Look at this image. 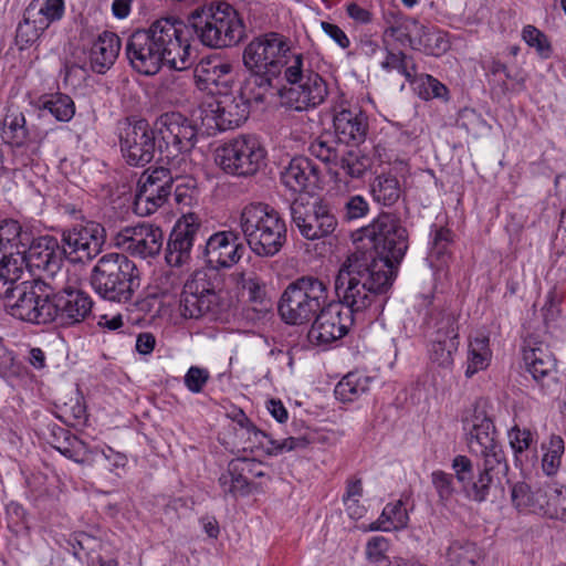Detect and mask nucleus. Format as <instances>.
<instances>
[{"label": "nucleus", "instance_id": "obj_16", "mask_svg": "<svg viewBox=\"0 0 566 566\" xmlns=\"http://www.w3.org/2000/svg\"><path fill=\"white\" fill-rule=\"evenodd\" d=\"M290 212L293 226L310 241L329 237L338 224L332 208L322 199H295L290 206Z\"/></svg>", "mask_w": 566, "mask_h": 566}, {"label": "nucleus", "instance_id": "obj_39", "mask_svg": "<svg viewBox=\"0 0 566 566\" xmlns=\"http://www.w3.org/2000/svg\"><path fill=\"white\" fill-rule=\"evenodd\" d=\"M32 233L24 230L21 224L13 219H6L0 223V252L21 251L25 248Z\"/></svg>", "mask_w": 566, "mask_h": 566}, {"label": "nucleus", "instance_id": "obj_46", "mask_svg": "<svg viewBox=\"0 0 566 566\" xmlns=\"http://www.w3.org/2000/svg\"><path fill=\"white\" fill-rule=\"evenodd\" d=\"M544 451L542 458V468L545 474L554 475L562 462V455L565 451L564 440L560 436L552 434L547 443H542Z\"/></svg>", "mask_w": 566, "mask_h": 566}, {"label": "nucleus", "instance_id": "obj_56", "mask_svg": "<svg viewBox=\"0 0 566 566\" xmlns=\"http://www.w3.org/2000/svg\"><path fill=\"white\" fill-rule=\"evenodd\" d=\"M566 512V488L548 486L547 505L544 515L549 518L563 520Z\"/></svg>", "mask_w": 566, "mask_h": 566}, {"label": "nucleus", "instance_id": "obj_31", "mask_svg": "<svg viewBox=\"0 0 566 566\" xmlns=\"http://www.w3.org/2000/svg\"><path fill=\"white\" fill-rule=\"evenodd\" d=\"M548 486L532 489L525 482H517L511 489V501L520 512L542 513L547 505Z\"/></svg>", "mask_w": 566, "mask_h": 566}, {"label": "nucleus", "instance_id": "obj_35", "mask_svg": "<svg viewBox=\"0 0 566 566\" xmlns=\"http://www.w3.org/2000/svg\"><path fill=\"white\" fill-rule=\"evenodd\" d=\"M507 438L516 465H524V462L527 461L526 452L532 449L534 451L532 459H536V434L528 428L515 424L507 431Z\"/></svg>", "mask_w": 566, "mask_h": 566}, {"label": "nucleus", "instance_id": "obj_43", "mask_svg": "<svg viewBox=\"0 0 566 566\" xmlns=\"http://www.w3.org/2000/svg\"><path fill=\"white\" fill-rule=\"evenodd\" d=\"M490 357L489 338L479 336L472 339L469 344L465 376L471 378L478 371L485 369L489 366Z\"/></svg>", "mask_w": 566, "mask_h": 566}, {"label": "nucleus", "instance_id": "obj_55", "mask_svg": "<svg viewBox=\"0 0 566 566\" xmlns=\"http://www.w3.org/2000/svg\"><path fill=\"white\" fill-rule=\"evenodd\" d=\"M369 209V203L364 196H348L344 199L342 218L347 222L359 220L368 214Z\"/></svg>", "mask_w": 566, "mask_h": 566}, {"label": "nucleus", "instance_id": "obj_14", "mask_svg": "<svg viewBox=\"0 0 566 566\" xmlns=\"http://www.w3.org/2000/svg\"><path fill=\"white\" fill-rule=\"evenodd\" d=\"M336 286V283L334 284ZM338 302L328 304L316 315L308 331V339L315 345H328L344 337L355 322L356 315L363 313L365 307H356L338 294Z\"/></svg>", "mask_w": 566, "mask_h": 566}, {"label": "nucleus", "instance_id": "obj_33", "mask_svg": "<svg viewBox=\"0 0 566 566\" xmlns=\"http://www.w3.org/2000/svg\"><path fill=\"white\" fill-rule=\"evenodd\" d=\"M24 12L40 29L46 30L51 23L62 19L64 0H32Z\"/></svg>", "mask_w": 566, "mask_h": 566}, {"label": "nucleus", "instance_id": "obj_45", "mask_svg": "<svg viewBox=\"0 0 566 566\" xmlns=\"http://www.w3.org/2000/svg\"><path fill=\"white\" fill-rule=\"evenodd\" d=\"M480 553L474 543L465 539H455L447 552L449 566H475Z\"/></svg>", "mask_w": 566, "mask_h": 566}, {"label": "nucleus", "instance_id": "obj_4", "mask_svg": "<svg viewBox=\"0 0 566 566\" xmlns=\"http://www.w3.org/2000/svg\"><path fill=\"white\" fill-rule=\"evenodd\" d=\"M190 31L187 24L174 18H161L147 29L134 31L125 52L130 66L139 74L153 76L163 65L176 71L190 64Z\"/></svg>", "mask_w": 566, "mask_h": 566}, {"label": "nucleus", "instance_id": "obj_25", "mask_svg": "<svg viewBox=\"0 0 566 566\" xmlns=\"http://www.w3.org/2000/svg\"><path fill=\"white\" fill-rule=\"evenodd\" d=\"M29 244L21 250L25 256L27 265L54 273L60 269L62 263L63 251L56 238L51 235H43L33 238L31 234Z\"/></svg>", "mask_w": 566, "mask_h": 566}, {"label": "nucleus", "instance_id": "obj_57", "mask_svg": "<svg viewBox=\"0 0 566 566\" xmlns=\"http://www.w3.org/2000/svg\"><path fill=\"white\" fill-rule=\"evenodd\" d=\"M243 290L248 293V300L254 305H259L258 311H266L270 301L266 298L265 284L255 275L243 280Z\"/></svg>", "mask_w": 566, "mask_h": 566}, {"label": "nucleus", "instance_id": "obj_7", "mask_svg": "<svg viewBox=\"0 0 566 566\" xmlns=\"http://www.w3.org/2000/svg\"><path fill=\"white\" fill-rule=\"evenodd\" d=\"M91 285L106 301L128 303L140 286L139 270L127 255L107 253L94 265Z\"/></svg>", "mask_w": 566, "mask_h": 566}, {"label": "nucleus", "instance_id": "obj_18", "mask_svg": "<svg viewBox=\"0 0 566 566\" xmlns=\"http://www.w3.org/2000/svg\"><path fill=\"white\" fill-rule=\"evenodd\" d=\"M250 106L240 96H224L201 106L202 124L208 129L228 130L242 125L249 117Z\"/></svg>", "mask_w": 566, "mask_h": 566}, {"label": "nucleus", "instance_id": "obj_9", "mask_svg": "<svg viewBox=\"0 0 566 566\" xmlns=\"http://www.w3.org/2000/svg\"><path fill=\"white\" fill-rule=\"evenodd\" d=\"M188 21L187 27H190L201 43L209 48H229L238 44L245 35L242 18L231 4L226 2L196 10Z\"/></svg>", "mask_w": 566, "mask_h": 566}, {"label": "nucleus", "instance_id": "obj_58", "mask_svg": "<svg viewBox=\"0 0 566 566\" xmlns=\"http://www.w3.org/2000/svg\"><path fill=\"white\" fill-rule=\"evenodd\" d=\"M230 474L232 475L235 495L248 496L251 493V483L248 480L245 464L233 459L229 462Z\"/></svg>", "mask_w": 566, "mask_h": 566}, {"label": "nucleus", "instance_id": "obj_29", "mask_svg": "<svg viewBox=\"0 0 566 566\" xmlns=\"http://www.w3.org/2000/svg\"><path fill=\"white\" fill-rule=\"evenodd\" d=\"M318 175L317 166L310 158L297 156L281 171V181L291 191L301 193L316 185Z\"/></svg>", "mask_w": 566, "mask_h": 566}, {"label": "nucleus", "instance_id": "obj_19", "mask_svg": "<svg viewBox=\"0 0 566 566\" xmlns=\"http://www.w3.org/2000/svg\"><path fill=\"white\" fill-rule=\"evenodd\" d=\"M163 242L164 233L161 229L146 222L125 227L114 238L116 247L140 259L158 255Z\"/></svg>", "mask_w": 566, "mask_h": 566}, {"label": "nucleus", "instance_id": "obj_15", "mask_svg": "<svg viewBox=\"0 0 566 566\" xmlns=\"http://www.w3.org/2000/svg\"><path fill=\"white\" fill-rule=\"evenodd\" d=\"M290 41L283 34L269 32L254 38L243 51V64L248 70H262L270 75H280L283 66L289 67Z\"/></svg>", "mask_w": 566, "mask_h": 566}, {"label": "nucleus", "instance_id": "obj_26", "mask_svg": "<svg viewBox=\"0 0 566 566\" xmlns=\"http://www.w3.org/2000/svg\"><path fill=\"white\" fill-rule=\"evenodd\" d=\"M335 137L344 146L357 147L365 142L368 122L365 113L358 108H342L333 118Z\"/></svg>", "mask_w": 566, "mask_h": 566}, {"label": "nucleus", "instance_id": "obj_24", "mask_svg": "<svg viewBox=\"0 0 566 566\" xmlns=\"http://www.w3.org/2000/svg\"><path fill=\"white\" fill-rule=\"evenodd\" d=\"M64 440L55 446V449L64 457L81 464H91L95 455L101 453L104 459L108 462V469L111 471L119 468H124L127 464V457L115 451L111 447L104 449H91L86 442L78 439L76 436L71 434L69 431L61 430Z\"/></svg>", "mask_w": 566, "mask_h": 566}, {"label": "nucleus", "instance_id": "obj_22", "mask_svg": "<svg viewBox=\"0 0 566 566\" xmlns=\"http://www.w3.org/2000/svg\"><path fill=\"white\" fill-rule=\"evenodd\" d=\"M93 301L90 295L75 287H64L51 293L52 322L62 326H72L83 322L92 311Z\"/></svg>", "mask_w": 566, "mask_h": 566}, {"label": "nucleus", "instance_id": "obj_52", "mask_svg": "<svg viewBox=\"0 0 566 566\" xmlns=\"http://www.w3.org/2000/svg\"><path fill=\"white\" fill-rule=\"evenodd\" d=\"M454 474L436 470L431 473V484L438 495L439 502L447 505L455 494Z\"/></svg>", "mask_w": 566, "mask_h": 566}, {"label": "nucleus", "instance_id": "obj_51", "mask_svg": "<svg viewBox=\"0 0 566 566\" xmlns=\"http://www.w3.org/2000/svg\"><path fill=\"white\" fill-rule=\"evenodd\" d=\"M192 174L184 175L182 177L177 178L175 174H172V178L169 180V192L166 197H168L171 192V182L177 181L178 184L175 187L174 198L175 201L181 207L191 206L195 200V196L197 193L196 190V180L192 178ZM167 198H165L166 200Z\"/></svg>", "mask_w": 566, "mask_h": 566}, {"label": "nucleus", "instance_id": "obj_53", "mask_svg": "<svg viewBox=\"0 0 566 566\" xmlns=\"http://www.w3.org/2000/svg\"><path fill=\"white\" fill-rule=\"evenodd\" d=\"M45 29H40L38 23L28 19L27 13L23 14V20L18 24L15 31V44L19 50H25L35 43Z\"/></svg>", "mask_w": 566, "mask_h": 566}, {"label": "nucleus", "instance_id": "obj_40", "mask_svg": "<svg viewBox=\"0 0 566 566\" xmlns=\"http://www.w3.org/2000/svg\"><path fill=\"white\" fill-rule=\"evenodd\" d=\"M1 136L12 146H22L29 136L24 115L15 109H9L2 122Z\"/></svg>", "mask_w": 566, "mask_h": 566}, {"label": "nucleus", "instance_id": "obj_54", "mask_svg": "<svg viewBox=\"0 0 566 566\" xmlns=\"http://www.w3.org/2000/svg\"><path fill=\"white\" fill-rule=\"evenodd\" d=\"M522 38L526 44L534 48L542 59H548L552 55V45L544 32L533 25L524 27Z\"/></svg>", "mask_w": 566, "mask_h": 566}, {"label": "nucleus", "instance_id": "obj_23", "mask_svg": "<svg viewBox=\"0 0 566 566\" xmlns=\"http://www.w3.org/2000/svg\"><path fill=\"white\" fill-rule=\"evenodd\" d=\"M386 32L398 39L407 36L410 32H416V40L409 38L410 45L415 49H421L428 55L439 56L450 48L444 32L428 28L415 18H407L400 25L389 27Z\"/></svg>", "mask_w": 566, "mask_h": 566}, {"label": "nucleus", "instance_id": "obj_48", "mask_svg": "<svg viewBox=\"0 0 566 566\" xmlns=\"http://www.w3.org/2000/svg\"><path fill=\"white\" fill-rule=\"evenodd\" d=\"M451 240V231L449 229L440 228L434 231L432 245L428 255L432 268L439 269L447 263Z\"/></svg>", "mask_w": 566, "mask_h": 566}, {"label": "nucleus", "instance_id": "obj_44", "mask_svg": "<svg viewBox=\"0 0 566 566\" xmlns=\"http://www.w3.org/2000/svg\"><path fill=\"white\" fill-rule=\"evenodd\" d=\"M345 146L338 161V166L352 178H361L371 167V158L361 153L357 147Z\"/></svg>", "mask_w": 566, "mask_h": 566}, {"label": "nucleus", "instance_id": "obj_5", "mask_svg": "<svg viewBox=\"0 0 566 566\" xmlns=\"http://www.w3.org/2000/svg\"><path fill=\"white\" fill-rule=\"evenodd\" d=\"M239 224L247 244L256 256L272 258L287 241L284 219L268 205L245 206L241 211Z\"/></svg>", "mask_w": 566, "mask_h": 566}, {"label": "nucleus", "instance_id": "obj_42", "mask_svg": "<svg viewBox=\"0 0 566 566\" xmlns=\"http://www.w3.org/2000/svg\"><path fill=\"white\" fill-rule=\"evenodd\" d=\"M308 150L312 156L321 161L338 166L345 146L336 137L319 136L311 143Z\"/></svg>", "mask_w": 566, "mask_h": 566}, {"label": "nucleus", "instance_id": "obj_38", "mask_svg": "<svg viewBox=\"0 0 566 566\" xmlns=\"http://www.w3.org/2000/svg\"><path fill=\"white\" fill-rule=\"evenodd\" d=\"M40 112L42 116L52 115L59 122H69L75 114V104L73 99L62 93L44 96L40 99Z\"/></svg>", "mask_w": 566, "mask_h": 566}, {"label": "nucleus", "instance_id": "obj_36", "mask_svg": "<svg viewBox=\"0 0 566 566\" xmlns=\"http://www.w3.org/2000/svg\"><path fill=\"white\" fill-rule=\"evenodd\" d=\"M373 199L386 207L394 206L401 196V186L396 176L382 174L370 184Z\"/></svg>", "mask_w": 566, "mask_h": 566}, {"label": "nucleus", "instance_id": "obj_10", "mask_svg": "<svg viewBox=\"0 0 566 566\" xmlns=\"http://www.w3.org/2000/svg\"><path fill=\"white\" fill-rule=\"evenodd\" d=\"M314 60L311 54H293L289 67L284 70V77L290 87L280 91V94L286 104L296 111L316 107L327 96L326 82L314 70Z\"/></svg>", "mask_w": 566, "mask_h": 566}, {"label": "nucleus", "instance_id": "obj_34", "mask_svg": "<svg viewBox=\"0 0 566 566\" xmlns=\"http://www.w3.org/2000/svg\"><path fill=\"white\" fill-rule=\"evenodd\" d=\"M27 260L21 251L0 252V292L18 285Z\"/></svg>", "mask_w": 566, "mask_h": 566}, {"label": "nucleus", "instance_id": "obj_21", "mask_svg": "<svg viewBox=\"0 0 566 566\" xmlns=\"http://www.w3.org/2000/svg\"><path fill=\"white\" fill-rule=\"evenodd\" d=\"M200 218L186 213L176 223L169 234L165 260L168 265L181 268L191 261V250L201 231Z\"/></svg>", "mask_w": 566, "mask_h": 566}, {"label": "nucleus", "instance_id": "obj_64", "mask_svg": "<svg viewBox=\"0 0 566 566\" xmlns=\"http://www.w3.org/2000/svg\"><path fill=\"white\" fill-rule=\"evenodd\" d=\"M322 30L333 39L342 49H347L350 41L346 33L336 24L323 21L321 23Z\"/></svg>", "mask_w": 566, "mask_h": 566}, {"label": "nucleus", "instance_id": "obj_2", "mask_svg": "<svg viewBox=\"0 0 566 566\" xmlns=\"http://www.w3.org/2000/svg\"><path fill=\"white\" fill-rule=\"evenodd\" d=\"M154 124L159 154L168 167L143 174L134 200V210L139 216L151 214L165 203L172 174L179 178L196 170L191 151L198 140V130L192 120L179 112H167L157 117Z\"/></svg>", "mask_w": 566, "mask_h": 566}, {"label": "nucleus", "instance_id": "obj_6", "mask_svg": "<svg viewBox=\"0 0 566 566\" xmlns=\"http://www.w3.org/2000/svg\"><path fill=\"white\" fill-rule=\"evenodd\" d=\"M476 455L482 459L476 470L472 460L463 454L452 459L451 469L464 495L481 503L486 501L494 481L506 475L509 464L502 444Z\"/></svg>", "mask_w": 566, "mask_h": 566}, {"label": "nucleus", "instance_id": "obj_30", "mask_svg": "<svg viewBox=\"0 0 566 566\" xmlns=\"http://www.w3.org/2000/svg\"><path fill=\"white\" fill-rule=\"evenodd\" d=\"M120 51V39L104 31L93 42L90 51V65L93 72L104 74L115 63Z\"/></svg>", "mask_w": 566, "mask_h": 566}, {"label": "nucleus", "instance_id": "obj_27", "mask_svg": "<svg viewBox=\"0 0 566 566\" xmlns=\"http://www.w3.org/2000/svg\"><path fill=\"white\" fill-rule=\"evenodd\" d=\"M467 429V446L471 453L479 454L501 446L492 418L481 407H475Z\"/></svg>", "mask_w": 566, "mask_h": 566}, {"label": "nucleus", "instance_id": "obj_62", "mask_svg": "<svg viewBox=\"0 0 566 566\" xmlns=\"http://www.w3.org/2000/svg\"><path fill=\"white\" fill-rule=\"evenodd\" d=\"M389 548V542L384 536L371 537L366 545L367 558L378 566H382L387 560L386 552Z\"/></svg>", "mask_w": 566, "mask_h": 566}, {"label": "nucleus", "instance_id": "obj_11", "mask_svg": "<svg viewBox=\"0 0 566 566\" xmlns=\"http://www.w3.org/2000/svg\"><path fill=\"white\" fill-rule=\"evenodd\" d=\"M7 312L31 324L52 322L51 287L41 280L23 281L0 292Z\"/></svg>", "mask_w": 566, "mask_h": 566}, {"label": "nucleus", "instance_id": "obj_13", "mask_svg": "<svg viewBox=\"0 0 566 566\" xmlns=\"http://www.w3.org/2000/svg\"><path fill=\"white\" fill-rule=\"evenodd\" d=\"M266 150L254 135H240L217 149L216 163L228 175L250 177L264 165Z\"/></svg>", "mask_w": 566, "mask_h": 566}, {"label": "nucleus", "instance_id": "obj_17", "mask_svg": "<svg viewBox=\"0 0 566 566\" xmlns=\"http://www.w3.org/2000/svg\"><path fill=\"white\" fill-rule=\"evenodd\" d=\"M62 251L71 263H87L96 258L105 243V229L95 221L74 224L62 231Z\"/></svg>", "mask_w": 566, "mask_h": 566}, {"label": "nucleus", "instance_id": "obj_50", "mask_svg": "<svg viewBox=\"0 0 566 566\" xmlns=\"http://www.w3.org/2000/svg\"><path fill=\"white\" fill-rule=\"evenodd\" d=\"M411 84L415 85L418 96L424 101L444 98L448 94L447 86L429 74L417 73V77Z\"/></svg>", "mask_w": 566, "mask_h": 566}, {"label": "nucleus", "instance_id": "obj_28", "mask_svg": "<svg viewBox=\"0 0 566 566\" xmlns=\"http://www.w3.org/2000/svg\"><path fill=\"white\" fill-rule=\"evenodd\" d=\"M233 66L230 62L212 56L202 59L196 66L193 77L201 91L228 90L233 81Z\"/></svg>", "mask_w": 566, "mask_h": 566}, {"label": "nucleus", "instance_id": "obj_47", "mask_svg": "<svg viewBox=\"0 0 566 566\" xmlns=\"http://www.w3.org/2000/svg\"><path fill=\"white\" fill-rule=\"evenodd\" d=\"M381 67L386 71L397 70L406 77L409 83H413L417 77V66L412 56L403 52H387L385 60L381 62Z\"/></svg>", "mask_w": 566, "mask_h": 566}, {"label": "nucleus", "instance_id": "obj_49", "mask_svg": "<svg viewBox=\"0 0 566 566\" xmlns=\"http://www.w3.org/2000/svg\"><path fill=\"white\" fill-rule=\"evenodd\" d=\"M57 417L70 427L85 426L87 422L86 406L80 396L71 398L59 409Z\"/></svg>", "mask_w": 566, "mask_h": 566}, {"label": "nucleus", "instance_id": "obj_60", "mask_svg": "<svg viewBox=\"0 0 566 566\" xmlns=\"http://www.w3.org/2000/svg\"><path fill=\"white\" fill-rule=\"evenodd\" d=\"M209 379L210 373L208 369L198 366H191L184 377V382L190 392L199 394L203 390Z\"/></svg>", "mask_w": 566, "mask_h": 566}, {"label": "nucleus", "instance_id": "obj_12", "mask_svg": "<svg viewBox=\"0 0 566 566\" xmlns=\"http://www.w3.org/2000/svg\"><path fill=\"white\" fill-rule=\"evenodd\" d=\"M120 154L125 163L133 167H145L159 151L155 124L146 119L125 118L116 126Z\"/></svg>", "mask_w": 566, "mask_h": 566}, {"label": "nucleus", "instance_id": "obj_3", "mask_svg": "<svg viewBox=\"0 0 566 566\" xmlns=\"http://www.w3.org/2000/svg\"><path fill=\"white\" fill-rule=\"evenodd\" d=\"M245 247L234 231H219L206 241L202 252L208 269L195 271L186 281L180 296V314L185 318H217L226 308L221 296L220 269H230L243 256Z\"/></svg>", "mask_w": 566, "mask_h": 566}, {"label": "nucleus", "instance_id": "obj_59", "mask_svg": "<svg viewBox=\"0 0 566 566\" xmlns=\"http://www.w3.org/2000/svg\"><path fill=\"white\" fill-rule=\"evenodd\" d=\"M545 357H554L545 343L537 340L533 336L524 340L523 359L525 364H532L536 360H542V358L545 359Z\"/></svg>", "mask_w": 566, "mask_h": 566}, {"label": "nucleus", "instance_id": "obj_20", "mask_svg": "<svg viewBox=\"0 0 566 566\" xmlns=\"http://www.w3.org/2000/svg\"><path fill=\"white\" fill-rule=\"evenodd\" d=\"M434 328L429 347L430 360L441 368L453 365V355L458 352L459 334L457 316L453 312L443 311L434 318Z\"/></svg>", "mask_w": 566, "mask_h": 566}, {"label": "nucleus", "instance_id": "obj_32", "mask_svg": "<svg viewBox=\"0 0 566 566\" xmlns=\"http://www.w3.org/2000/svg\"><path fill=\"white\" fill-rule=\"evenodd\" d=\"M250 74L245 77L239 96L248 103L250 106L251 102L262 103L265 99V95L274 87L273 81L279 75H270V72L262 70H249Z\"/></svg>", "mask_w": 566, "mask_h": 566}, {"label": "nucleus", "instance_id": "obj_8", "mask_svg": "<svg viewBox=\"0 0 566 566\" xmlns=\"http://www.w3.org/2000/svg\"><path fill=\"white\" fill-rule=\"evenodd\" d=\"M327 283L313 275L290 282L281 294L277 311L289 325L307 324L328 304Z\"/></svg>", "mask_w": 566, "mask_h": 566}, {"label": "nucleus", "instance_id": "obj_63", "mask_svg": "<svg viewBox=\"0 0 566 566\" xmlns=\"http://www.w3.org/2000/svg\"><path fill=\"white\" fill-rule=\"evenodd\" d=\"M555 365L556 360L554 357H545V359L542 358V360H536L532 364H525L526 369L536 381L552 377Z\"/></svg>", "mask_w": 566, "mask_h": 566}, {"label": "nucleus", "instance_id": "obj_37", "mask_svg": "<svg viewBox=\"0 0 566 566\" xmlns=\"http://www.w3.org/2000/svg\"><path fill=\"white\" fill-rule=\"evenodd\" d=\"M409 516L401 500L387 504L377 521L369 526L370 531L389 532L405 528Z\"/></svg>", "mask_w": 566, "mask_h": 566}, {"label": "nucleus", "instance_id": "obj_61", "mask_svg": "<svg viewBox=\"0 0 566 566\" xmlns=\"http://www.w3.org/2000/svg\"><path fill=\"white\" fill-rule=\"evenodd\" d=\"M271 447L268 448L269 454L277 455L284 451H293L297 449H304L310 444V439L305 436L302 437H289L281 441L273 440L270 437L266 438Z\"/></svg>", "mask_w": 566, "mask_h": 566}, {"label": "nucleus", "instance_id": "obj_41", "mask_svg": "<svg viewBox=\"0 0 566 566\" xmlns=\"http://www.w3.org/2000/svg\"><path fill=\"white\" fill-rule=\"evenodd\" d=\"M369 377L359 373H348L335 387V396L344 402H352L369 389Z\"/></svg>", "mask_w": 566, "mask_h": 566}, {"label": "nucleus", "instance_id": "obj_1", "mask_svg": "<svg viewBox=\"0 0 566 566\" xmlns=\"http://www.w3.org/2000/svg\"><path fill=\"white\" fill-rule=\"evenodd\" d=\"M367 237L371 249L348 255L336 275L338 294L358 308L370 306L390 289L395 266L409 245L406 228L392 213H380L367 228Z\"/></svg>", "mask_w": 566, "mask_h": 566}]
</instances>
